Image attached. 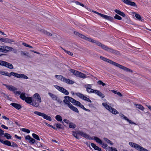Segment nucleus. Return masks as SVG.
Segmentation results:
<instances>
[{
  "label": "nucleus",
  "instance_id": "nucleus-1",
  "mask_svg": "<svg viewBox=\"0 0 151 151\" xmlns=\"http://www.w3.org/2000/svg\"><path fill=\"white\" fill-rule=\"evenodd\" d=\"M100 58L102 60L110 63L116 67H119L121 69L127 72H132V71L129 69L123 66L116 63L113 61L112 60L108 59L104 57L100 56Z\"/></svg>",
  "mask_w": 151,
  "mask_h": 151
},
{
  "label": "nucleus",
  "instance_id": "nucleus-2",
  "mask_svg": "<svg viewBox=\"0 0 151 151\" xmlns=\"http://www.w3.org/2000/svg\"><path fill=\"white\" fill-rule=\"evenodd\" d=\"M0 74L9 77H10L12 75L13 76L18 78L26 79L28 78V77L27 76L24 74H19L13 72H11L10 73H9L7 72L0 70Z\"/></svg>",
  "mask_w": 151,
  "mask_h": 151
},
{
  "label": "nucleus",
  "instance_id": "nucleus-3",
  "mask_svg": "<svg viewBox=\"0 0 151 151\" xmlns=\"http://www.w3.org/2000/svg\"><path fill=\"white\" fill-rule=\"evenodd\" d=\"M74 34L78 36L81 38L83 39L86 40L91 42L93 43H96V44L98 46L101 47V45L102 43L100 42L96 41V40L92 39L90 38L87 37L85 36V35L81 34H80L79 32H74Z\"/></svg>",
  "mask_w": 151,
  "mask_h": 151
},
{
  "label": "nucleus",
  "instance_id": "nucleus-4",
  "mask_svg": "<svg viewBox=\"0 0 151 151\" xmlns=\"http://www.w3.org/2000/svg\"><path fill=\"white\" fill-rule=\"evenodd\" d=\"M102 105L107 110H109L110 112L112 113V114H118V112L115 109L109 105H108L107 103H102Z\"/></svg>",
  "mask_w": 151,
  "mask_h": 151
},
{
  "label": "nucleus",
  "instance_id": "nucleus-5",
  "mask_svg": "<svg viewBox=\"0 0 151 151\" xmlns=\"http://www.w3.org/2000/svg\"><path fill=\"white\" fill-rule=\"evenodd\" d=\"M129 144L131 147L139 151H149L137 144L132 142H129Z\"/></svg>",
  "mask_w": 151,
  "mask_h": 151
},
{
  "label": "nucleus",
  "instance_id": "nucleus-6",
  "mask_svg": "<svg viewBox=\"0 0 151 151\" xmlns=\"http://www.w3.org/2000/svg\"><path fill=\"white\" fill-rule=\"evenodd\" d=\"M14 50L13 48L6 45H0V52L6 53Z\"/></svg>",
  "mask_w": 151,
  "mask_h": 151
},
{
  "label": "nucleus",
  "instance_id": "nucleus-7",
  "mask_svg": "<svg viewBox=\"0 0 151 151\" xmlns=\"http://www.w3.org/2000/svg\"><path fill=\"white\" fill-rule=\"evenodd\" d=\"M34 113L35 114L42 116L44 119L46 120L49 121H51L52 120L50 116L47 115L45 114L37 111H35Z\"/></svg>",
  "mask_w": 151,
  "mask_h": 151
},
{
  "label": "nucleus",
  "instance_id": "nucleus-8",
  "mask_svg": "<svg viewBox=\"0 0 151 151\" xmlns=\"http://www.w3.org/2000/svg\"><path fill=\"white\" fill-rule=\"evenodd\" d=\"M92 12L100 16L101 17L103 18H104L109 21H112L113 19V18L109 16L106 15L101 14L96 11L92 10Z\"/></svg>",
  "mask_w": 151,
  "mask_h": 151
},
{
  "label": "nucleus",
  "instance_id": "nucleus-9",
  "mask_svg": "<svg viewBox=\"0 0 151 151\" xmlns=\"http://www.w3.org/2000/svg\"><path fill=\"white\" fill-rule=\"evenodd\" d=\"M0 65L5 66L10 69L13 68V66L12 64L4 61L0 60Z\"/></svg>",
  "mask_w": 151,
  "mask_h": 151
},
{
  "label": "nucleus",
  "instance_id": "nucleus-10",
  "mask_svg": "<svg viewBox=\"0 0 151 151\" xmlns=\"http://www.w3.org/2000/svg\"><path fill=\"white\" fill-rule=\"evenodd\" d=\"M48 94L53 100L56 101L58 102L60 104L62 102V101L60 99L55 95L53 94L50 92L48 93Z\"/></svg>",
  "mask_w": 151,
  "mask_h": 151
},
{
  "label": "nucleus",
  "instance_id": "nucleus-11",
  "mask_svg": "<svg viewBox=\"0 0 151 151\" xmlns=\"http://www.w3.org/2000/svg\"><path fill=\"white\" fill-rule=\"evenodd\" d=\"M55 87L58 89L59 91L61 92L65 95H68L69 92L68 91L64 88H63L60 87L58 86H55Z\"/></svg>",
  "mask_w": 151,
  "mask_h": 151
},
{
  "label": "nucleus",
  "instance_id": "nucleus-12",
  "mask_svg": "<svg viewBox=\"0 0 151 151\" xmlns=\"http://www.w3.org/2000/svg\"><path fill=\"white\" fill-rule=\"evenodd\" d=\"M101 47L103 49L109 52L112 53H115L116 51L108 47H107L105 46V45L101 44Z\"/></svg>",
  "mask_w": 151,
  "mask_h": 151
},
{
  "label": "nucleus",
  "instance_id": "nucleus-13",
  "mask_svg": "<svg viewBox=\"0 0 151 151\" xmlns=\"http://www.w3.org/2000/svg\"><path fill=\"white\" fill-rule=\"evenodd\" d=\"M77 133L79 135L87 139H93V138H90L89 135L87 134L84 132H81L80 131H77Z\"/></svg>",
  "mask_w": 151,
  "mask_h": 151
},
{
  "label": "nucleus",
  "instance_id": "nucleus-14",
  "mask_svg": "<svg viewBox=\"0 0 151 151\" xmlns=\"http://www.w3.org/2000/svg\"><path fill=\"white\" fill-rule=\"evenodd\" d=\"M119 116H120L121 118V119H124L125 120L129 122V123L132 124H134L135 125H137L136 124L132 122V121L130 120L129 119H128L127 117L125 116L122 113H120L119 114Z\"/></svg>",
  "mask_w": 151,
  "mask_h": 151
},
{
  "label": "nucleus",
  "instance_id": "nucleus-15",
  "mask_svg": "<svg viewBox=\"0 0 151 151\" xmlns=\"http://www.w3.org/2000/svg\"><path fill=\"white\" fill-rule=\"evenodd\" d=\"M33 99L36 100L37 101L39 102L42 101L41 97L38 93H35L33 96Z\"/></svg>",
  "mask_w": 151,
  "mask_h": 151
},
{
  "label": "nucleus",
  "instance_id": "nucleus-16",
  "mask_svg": "<svg viewBox=\"0 0 151 151\" xmlns=\"http://www.w3.org/2000/svg\"><path fill=\"white\" fill-rule=\"evenodd\" d=\"M85 87L86 88V91L89 93H94V91L91 88L92 86L88 84L87 85H85Z\"/></svg>",
  "mask_w": 151,
  "mask_h": 151
},
{
  "label": "nucleus",
  "instance_id": "nucleus-17",
  "mask_svg": "<svg viewBox=\"0 0 151 151\" xmlns=\"http://www.w3.org/2000/svg\"><path fill=\"white\" fill-rule=\"evenodd\" d=\"M75 105L77 106H79L80 108L86 111H87L88 112H90V111L89 109H87L85 108L84 106L83 105L81 104V103L78 101L77 102V103H76V104Z\"/></svg>",
  "mask_w": 151,
  "mask_h": 151
},
{
  "label": "nucleus",
  "instance_id": "nucleus-18",
  "mask_svg": "<svg viewBox=\"0 0 151 151\" xmlns=\"http://www.w3.org/2000/svg\"><path fill=\"white\" fill-rule=\"evenodd\" d=\"M25 139L26 140H29V143L34 144L35 142L36 143L35 140L34 139L31 137L29 135H27L26 136Z\"/></svg>",
  "mask_w": 151,
  "mask_h": 151
},
{
  "label": "nucleus",
  "instance_id": "nucleus-19",
  "mask_svg": "<svg viewBox=\"0 0 151 151\" xmlns=\"http://www.w3.org/2000/svg\"><path fill=\"white\" fill-rule=\"evenodd\" d=\"M65 98H68L69 100V101L72 103L73 104L75 105L76 103H77V102L78 101H76L74 99L68 96H65Z\"/></svg>",
  "mask_w": 151,
  "mask_h": 151
},
{
  "label": "nucleus",
  "instance_id": "nucleus-20",
  "mask_svg": "<svg viewBox=\"0 0 151 151\" xmlns=\"http://www.w3.org/2000/svg\"><path fill=\"white\" fill-rule=\"evenodd\" d=\"M76 95L81 99L85 100L86 101L88 98L84 96L83 94L79 93H77Z\"/></svg>",
  "mask_w": 151,
  "mask_h": 151
},
{
  "label": "nucleus",
  "instance_id": "nucleus-21",
  "mask_svg": "<svg viewBox=\"0 0 151 151\" xmlns=\"http://www.w3.org/2000/svg\"><path fill=\"white\" fill-rule=\"evenodd\" d=\"M94 91V93L97 95L101 98H103L105 97L104 95L101 92L97 90H95Z\"/></svg>",
  "mask_w": 151,
  "mask_h": 151
},
{
  "label": "nucleus",
  "instance_id": "nucleus-22",
  "mask_svg": "<svg viewBox=\"0 0 151 151\" xmlns=\"http://www.w3.org/2000/svg\"><path fill=\"white\" fill-rule=\"evenodd\" d=\"M10 105L17 109H19L22 107L21 106L20 104H18L15 103H11L10 104Z\"/></svg>",
  "mask_w": 151,
  "mask_h": 151
},
{
  "label": "nucleus",
  "instance_id": "nucleus-23",
  "mask_svg": "<svg viewBox=\"0 0 151 151\" xmlns=\"http://www.w3.org/2000/svg\"><path fill=\"white\" fill-rule=\"evenodd\" d=\"M62 81L69 84H72L74 83V82L73 81H72L64 77Z\"/></svg>",
  "mask_w": 151,
  "mask_h": 151
},
{
  "label": "nucleus",
  "instance_id": "nucleus-24",
  "mask_svg": "<svg viewBox=\"0 0 151 151\" xmlns=\"http://www.w3.org/2000/svg\"><path fill=\"white\" fill-rule=\"evenodd\" d=\"M32 105L36 107H38L40 103L41 102H39L37 101L36 100L32 99Z\"/></svg>",
  "mask_w": 151,
  "mask_h": 151
},
{
  "label": "nucleus",
  "instance_id": "nucleus-25",
  "mask_svg": "<svg viewBox=\"0 0 151 151\" xmlns=\"http://www.w3.org/2000/svg\"><path fill=\"white\" fill-rule=\"evenodd\" d=\"M4 86L6 87L7 89L11 91H15L17 90V88L14 86H9L6 84H5Z\"/></svg>",
  "mask_w": 151,
  "mask_h": 151
},
{
  "label": "nucleus",
  "instance_id": "nucleus-26",
  "mask_svg": "<svg viewBox=\"0 0 151 151\" xmlns=\"http://www.w3.org/2000/svg\"><path fill=\"white\" fill-rule=\"evenodd\" d=\"M69 106L68 107L72 110H73V111H74L75 112L77 113L79 112V111L78 110V109L73 106L71 104L69 105Z\"/></svg>",
  "mask_w": 151,
  "mask_h": 151
},
{
  "label": "nucleus",
  "instance_id": "nucleus-27",
  "mask_svg": "<svg viewBox=\"0 0 151 151\" xmlns=\"http://www.w3.org/2000/svg\"><path fill=\"white\" fill-rule=\"evenodd\" d=\"M27 103L30 104L32 102V98L30 97H27L25 100H24Z\"/></svg>",
  "mask_w": 151,
  "mask_h": 151
},
{
  "label": "nucleus",
  "instance_id": "nucleus-28",
  "mask_svg": "<svg viewBox=\"0 0 151 151\" xmlns=\"http://www.w3.org/2000/svg\"><path fill=\"white\" fill-rule=\"evenodd\" d=\"M1 143L8 146H11V142L8 140L4 141L2 140Z\"/></svg>",
  "mask_w": 151,
  "mask_h": 151
},
{
  "label": "nucleus",
  "instance_id": "nucleus-29",
  "mask_svg": "<svg viewBox=\"0 0 151 151\" xmlns=\"http://www.w3.org/2000/svg\"><path fill=\"white\" fill-rule=\"evenodd\" d=\"M70 71L71 73H73V74L76 76L78 77L79 76V72L73 69H71Z\"/></svg>",
  "mask_w": 151,
  "mask_h": 151
},
{
  "label": "nucleus",
  "instance_id": "nucleus-30",
  "mask_svg": "<svg viewBox=\"0 0 151 151\" xmlns=\"http://www.w3.org/2000/svg\"><path fill=\"white\" fill-rule=\"evenodd\" d=\"M14 42H15L12 39H11L8 38H5V43L12 44Z\"/></svg>",
  "mask_w": 151,
  "mask_h": 151
},
{
  "label": "nucleus",
  "instance_id": "nucleus-31",
  "mask_svg": "<svg viewBox=\"0 0 151 151\" xmlns=\"http://www.w3.org/2000/svg\"><path fill=\"white\" fill-rule=\"evenodd\" d=\"M133 14H134L135 17L137 19V20H140L142 18L141 16L139 14L137 13L136 12H134L133 13Z\"/></svg>",
  "mask_w": 151,
  "mask_h": 151
},
{
  "label": "nucleus",
  "instance_id": "nucleus-32",
  "mask_svg": "<svg viewBox=\"0 0 151 151\" xmlns=\"http://www.w3.org/2000/svg\"><path fill=\"white\" fill-rule=\"evenodd\" d=\"M136 108L139 109L140 110L142 111H143L144 109V107L141 104H136L135 105Z\"/></svg>",
  "mask_w": 151,
  "mask_h": 151
},
{
  "label": "nucleus",
  "instance_id": "nucleus-33",
  "mask_svg": "<svg viewBox=\"0 0 151 151\" xmlns=\"http://www.w3.org/2000/svg\"><path fill=\"white\" fill-rule=\"evenodd\" d=\"M64 98L65 99L63 100V102L68 106H69V105L71 104L69 102V100L68 98H65V96L64 97Z\"/></svg>",
  "mask_w": 151,
  "mask_h": 151
},
{
  "label": "nucleus",
  "instance_id": "nucleus-34",
  "mask_svg": "<svg viewBox=\"0 0 151 151\" xmlns=\"http://www.w3.org/2000/svg\"><path fill=\"white\" fill-rule=\"evenodd\" d=\"M41 32L42 33L48 36H51L52 35L51 33H49L43 29L41 30Z\"/></svg>",
  "mask_w": 151,
  "mask_h": 151
},
{
  "label": "nucleus",
  "instance_id": "nucleus-35",
  "mask_svg": "<svg viewBox=\"0 0 151 151\" xmlns=\"http://www.w3.org/2000/svg\"><path fill=\"white\" fill-rule=\"evenodd\" d=\"M32 136L35 139L37 140L40 141V138L39 136L35 133H33L32 134Z\"/></svg>",
  "mask_w": 151,
  "mask_h": 151
},
{
  "label": "nucleus",
  "instance_id": "nucleus-36",
  "mask_svg": "<svg viewBox=\"0 0 151 151\" xmlns=\"http://www.w3.org/2000/svg\"><path fill=\"white\" fill-rule=\"evenodd\" d=\"M55 119L58 121L62 122V118L61 116L59 115H56L55 117Z\"/></svg>",
  "mask_w": 151,
  "mask_h": 151
},
{
  "label": "nucleus",
  "instance_id": "nucleus-37",
  "mask_svg": "<svg viewBox=\"0 0 151 151\" xmlns=\"http://www.w3.org/2000/svg\"><path fill=\"white\" fill-rule=\"evenodd\" d=\"M25 93H22L21 94L20 97V98L23 100H25V99L27 97L25 96Z\"/></svg>",
  "mask_w": 151,
  "mask_h": 151
},
{
  "label": "nucleus",
  "instance_id": "nucleus-38",
  "mask_svg": "<svg viewBox=\"0 0 151 151\" xmlns=\"http://www.w3.org/2000/svg\"><path fill=\"white\" fill-rule=\"evenodd\" d=\"M96 141L100 144H102V141L98 137H95L93 139Z\"/></svg>",
  "mask_w": 151,
  "mask_h": 151
},
{
  "label": "nucleus",
  "instance_id": "nucleus-39",
  "mask_svg": "<svg viewBox=\"0 0 151 151\" xmlns=\"http://www.w3.org/2000/svg\"><path fill=\"white\" fill-rule=\"evenodd\" d=\"M55 77L58 79L60 80L61 81H62V80L64 78L63 76L59 75H55Z\"/></svg>",
  "mask_w": 151,
  "mask_h": 151
},
{
  "label": "nucleus",
  "instance_id": "nucleus-40",
  "mask_svg": "<svg viewBox=\"0 0 151 151\" xmlns=\"http://www.w3.org/2000/svg\"><path fill=\"white\" fill-rule=\"evenodd\" d=\"M78 77L83 78H85L86 77V75L85 74L80 72L79 73V76Z\"/></svg>",
  "mask_w": 151,
  "mask_h": 151
},
{
  "label": "nucleus",
  "instance_id": "nucleus-41",
  "mask_svg": "<svg viewBox=\"0 0 151 151\" xmlns=\"http://www.w3.org/2000/svg\"><path fill=\"white\" fill-rule=\"evenodd\" d=\"M29 54V53L23 51L21 52V55L22 56L26 55L28 57Z\"/></svg>",
  "mask_w": 151,
  "mask_h": 151
},
{
  "label": "nucleus",
  "instance_id": "nucleus-42",
  "mask_svg": "<svg viewBox=\"0 0 151 151\" xmlns=\"http://www.w3.org/2000/svg\"><path fill=\"white\" fill-rule=\"evenodd\" d=\"M4 136L6 137L7 139H9L11 138V136H10V134H9L8 133H5L4 134Z\"/></svg>",
  "mask_w": 151,
  "mask_h": 151
},
{
  "label": "nucleus",
  "instance_id": "nucleus-43",
  "mask_svg": "<svg viewBox=\"0 0 151 151\" xmlns=\"http://www.w3.org/2000/svg\"><path fill=\"white\" fill-rule=\"evenodd\" d=\"M77 134H78L77 133V132H76L74 131H73L72 132V135H73L75 138H76L77 139H79L78 137L77 136Z\"/></svg>",
  "mask_w": 151,
  "mask_h": 151
},
{
  "label": "nucleus",
  "instance_id": "nucleus-44",
  "mask_svg": "<svg viewBox=\"0 0 151 151\" xmlns=\"http://www.w3.org/2000/svg\"><path fill=\"white\" fill-rule=\"evenodd\" d=\"M69 127L70 128H75L76 127L75 124H73V123H69Z\"/></svg>",
  "mask_w": 151,
  "mask_h": 151
},
{
  "label": "nucleus",
  "instance_id": "nucleus-45",
  "mask_svg": "<svg viewBox=\"0 0 151 151\" xmlns=\"http://www.w3.org/2000/svg\"><path fill=\"white\" fill-rule=\"evenodd\" d=\"M55 125L56 127L58 129H61L62 128V125L60 124H55Z\"/></svg>",
  "mask_w": 151,
  "mask_h": 151
},
{
  "label": "nucleus",
  "instance_id": "nucleus-46",
  "mask_svg": "<svg viewBox=\"0 0 151 151\" xmlns=\"http://www.w3.org/2000/svg\"><path fill=\"white\" fill-rule=\"evenodd\" d=\"M22 130L23 132H25L28 133L30 132V131L29 129L25 128H22Z\"/></svg>",
  "mask_w": 151,
  "mask_h": 151
},
{
  "label": "nucleus",
  "instance_id": "nucleus-47",
  "mask_svg": "<svg viewBox=\"0 0 151 151\" xmlns=\"http://www.w3.org/2000/svg\"><path fill=\"white\" fill-rule=\"evenodd\" d=\"M114 18L115 19L118 20H121L122 19V17L120 16H119L117 14H116L115 16L114 17Z\"/></svg>",
  "mask_w": 151,
  "mask_h": 151
},
{
  "label": "nucleus",
  "instance_id": "nucleus-48",
  "mask_svg": "<svg viewBox=\"0 0 151 151\" xmlns=\"http://www.w3.org/2000/svg\"><path fill=\"white\" fill-rule=\"evenodd\" d=\"M97 83L99 85H102L103 86H104L106 85V84L105 83H104L102 81L100 80L98 81Z\"/></svg>",
  "mask_w": 151,
  "mask_h": 151
},
{
  "label": "nucleus",
  "instance_id": "nucleus-49",
  "mask_svg": "<svg viewBox=\"0 0 151 151\" xmlns=\"http://www.w3.org/2000/svg\"><path fill=\"white\" fill-rule=\"evenodd\" d=\"M22 45L24 46L25 47H30V48H32V46L28 45L27 44H26V43H25V42H23L22 43Z\"/></svg>",
  "mask_w": 151,
  "mask_h": 151
},
{
  "label": "nucleus",
  "instance_id": "nucleus-50",
  "mask_svg": "<svg viewBox=\"0 0 151 151\" xmlns=\"http://www.w3.org/2000/svg\"><path fill=\"white\" fill-rule=\"evenodd\" d=\"M11 146L13 147H18L17 145L14 142H12V145H11Z\"/></svg>",
  "mask_w": 151,
  "mask_h": 151
},
{
  "label": "nucleus",
  "instance_id": "nucleus-51",
  "mask_svg": "<svg viewBox=\"0 0 151 151\" xmlns=\"http://www.w3.org/2000/svg\"><path fill=\"white\" fill-rule=\"evenodd\" d=\"M64 51L67 54H68L69 55L72 56L73 55V54L72 52H70L68 51H67L65 50H64Z\"/></svg>",
  "mask_w": 151,
  "mask_h": 151
},
{
  "label": "nucleus",
  "instance_id": "nucleus-52",
  "mask_svg": "<svg viewBox=\"0 0 151 151\" xmlns=\"http://www.w3.org/2000/svg\"><path fill=\"white\" fill-rule=\"evenodd\" d=\"M129 5H130L131 6H136V4L135 2H132L131 1L129 3Z\"/></svg>",
  "mask_w": 151,
  "mask_h": 151
},
{
  "label": "nucleus",
  "instance_id": "nucleus-53",
  "mask_svg": "<svg viewBox=\"0 0 151 151\" xmlns=\"http://www.w3.org/2000/svg\"><path fill=\"white\" fill-rule=\"evenodd\" d=\"M94 149L96 150H97L99 151H101V149L99 147L96 145L95 146V148Z\"/></svg>",
  "mask_w": 151,
  "mask_h": 151
},
{
  "label": "nucleus",
  "instance_id": "nucleus-54",
  "mask_svg": "<svg viewBox=\"0 0 151 151\" xmlns=\"http://www.w3.org/2000/svg\"><path fill=\"white\" fill-rule=\"evenodd\" d=\"M114 11L115 12H116V13H117V14H118L119 15H120V13L121 12L120 11H119L118 10H117V9H115L114 10Z\"/></svg>",
  "mask_w": 151,
  "mask_h": 151
},
{
  "label": "nucleus",
  "instance_id": "nucleus-55",
  "mask_svg": "<svg viewBox=\"0 0 151 151\" xmlns=\"http://www.w3.org/2000/svg\"><path fill=\"white\" fill-rule=\"evenodd\" d=\"M130 1V0H125V1L124 2V3L127 4H129Z\"/></svg>",
  "mask_w": 151,
  "mask_h": 151
},
{
  "label": "nucleus",
  "instance_id": "nucleus-56",
  "mask_svg": "<svg viewBox=\"0 0 151 151\" xmlns=\"http://www.w3.org/2000/svg\"><path fill=\"white\" fill-rule=\"evenodd\" d=\"M1 127L2 128H3L6 129H8V127L6 126H5V125L4 124H2L1 125Z\"/></svg>",
  "mask_w": 151,
  "mask_h": 151
},
{
  "label": "nucleus",
  "instance_id": "nucleus-57",
  "mask_svg": "<svg viewBox=\"0 0 151 151\" xmlns=\"http://www.w3.org/2000/svg\"><path fill=\"white\" fill-rule=\"evenodd\" d=\"M4 131L2 130H1V131L0 130V137L1 136L3 135H4Z\"/></svg>",
  "mask_w": 151,
  "mask_h": 151
},
{
  "label": "nucleus",
  "instance_id": "nucleus-58",
  "mask_svg": "<svg viewBox=\"0 0 151 151\" xmlns=\"http://www.w3.org/2000/svg\"><path fill=\"white\" fill-rule=\"evenodd\" d=\"M5 38H2L0 37V40L2 42L5 43Z\"/></svg>",
  "mask_w": 151,
  "mask_h": 151
},
{
  "label": "nucleus",
  "instance_id": "nucleus-59",
  "mask_svg": "<svg viewBox=\"0 0 151 151\" xmlns=\"http://www.w3.org/2000/svg\"><path fill=\"white\" fill-rule=\"evenodd\" d=\"M110 149L111 151H117L116 149L115 148L111 147Z\"/></svg>",
  "mask_w": 151,
  "mask_h": 151
},
{
  "label": "nucleus",
  "instance_id": "nucleus-60",
  "mask_svg": "<svg viewBox=\"0 0 151 151\" xmlns=\"http://www.w3.org/2000/svg\"><path fill=\"white\" fill-rule=\"evenodd\" d=\"M63 121L67 124H69V121L66 119H64Z\"/></svg>",
  "mask_w": 151,
  "mask_h": 151
},
{
  "label": "nucleus",
  "instance_id": "nucleus-61",
  "mask_svg": "<svg viewBox=\"0 0 151 151\" xmlns=\"http://www.w3.org/2000/svg\"><path fill=\"white\" fill-rule=\"evenodd\" d=\"M120 15L123 17H124L125 16V14L124 12H121L120 14Z\"/></svg>",
  "mask_w": 151,
  "mask_h": 151
},
{
  "label": "nucleus",
  "instance_id": "nucleus-62",
  "mask_svg": "<svg viewBox=\"0 0 151 151\" xmlns=\"http://www.w3.org/2000/svg\"><path fill=\"white\" fill-rule=\"evenodd\" d=\"M2 117L3 119H4L6 120H9V118H7L6 116H2Z\"/></svg>",
  "mask_w": 151,
  "mask_h": 151
},
{
  "label": "nucleus",
  "instance_id": "nucleus-63",
  "mask_svg": "<svg viewBox=\"0 0 151 151\" xmlns=\"http://www.w3.org/2000/svg\"><path fill=\"white\" fill-rule=\"evenodd\" d=\"M91 147L94 149V148H95V146H96V145L93 143H91Z\"/></svg>",
  "mask_w": 151,
  "mask_h": 151
},
{
  "label": "nucleus",
  "instance_id": "nucleus-64",
  "mask_svg": "<svg viewBox=\"0 0 151 151\" xmlns=\"http://www.w3.org/2000/svg\"><path fill=\"white\" fill-rule=\"evenodd\" d=\"M101 145H102L103 147L104 148H106L107 146V145L106 144H105L104 143H103L102 142V144H101Z\"/></svg>",
  "mask_w": 151,
  "mask_h": 151
}]
</instances>
